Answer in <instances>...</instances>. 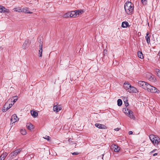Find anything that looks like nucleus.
I'll list each match as a JSON object with an SVG mask.
<instances>
[{
    "mask_svg": "<svg viewBox=\"0 0 160 160\" xmlns=\"http://www.w3.org/2000/svg\"><path fill=\"white\" fill-rule=\"evenodd\" d=\"M134 5L130 2L128 1L124 5V9L126 13L131 14L134 11Z\"/></svg>",
    "mask_w": 160,
    "mask_h": 160,
    "instance_id": "f257e3e1",
    "label": "nucleus"
},
{
    "mask_svg": "<svg viewBox=\"0 0 160 160\" xmlns=\"http://www.w3.org/2000/svg\"><path fill=\"white\" fill-rule=\"evenodd\" d=\"M149 138L154 145H158L160 142V139L157 136L151 134L149 135Z\"/></svg>",
    "mask_w": 160,
    "mask_h": 160,
    "instance_id": "f03ea898",
    "label": "nucleus"
},
{
    "mask_svg": "<svg viewBox=\"0 0 160 160\" xmlns=\"http://www.w3.org/2000/svg\"><path fill=\"white\" fill-rule=\"evenodd\" d=\"M138 85L141 87L145 90H147L148 88V85H149V84L144 81H139L138 82Z\"/></svg>",
    "mask_w": 160,
    "mask_h": 160,
    "instance_id": "7ed1b4c3",
    "label": "nucleus"
},
{
    "mask_svg": "<svg viewBox=\"0 0 160 160\" xmlns=\"http://www.w3.org/2000/svg\"><path fill=\"white\" fill-rule=\"evenodd\" d=\"M21 150L22 149L20 148L18 149L13 152L10 153L9 155V156L10 157L12 158H13L21 152Z\"/></svg>",
    "mask_w": 160,
    "mask_h": 160,
    "instance_id": "20e7f679",
    "label": "nucleus"
},
{
    "mask_svg": "<svg viewBox=\"0 0 160 160\" xmlns=\"http://www.w3.org/2000/svg\"><path fill=\"white\" fill-rule=\"evenodd\" d=\"M148 91L152 93L156 92L158 93L159 91L156 88L151 86L150 85H148V88L147 90Z\"/></svg>",
    "mask_w": 160,
    "mask_h": 160,
    "instance_id": "39448f33",
    "label": "nucleus"
},
{
    "mask_svg": "<svg viewBox=\"0 0 160 160\" xmlns=\"http://www.w3.org/2000/svg\"><path fill=\"white\" fill-rule=\"evenodd\" d=\"M111 148L115 152H118L120 150V148L117 145L112 144L111 146Z\"/></svg>",
    "mask_w": 160,
    "mask_h": 160,
    "instance_id": "423d86ee",
    "label": "nucleus"
},
{
    "mask_svg": "<svg viewBox=\"0 0 160 160\" xmlns=\"http://www.w3.org/2000/svg\"><path fill=\"white\" fill-rule=\"evenodd\" d=\"M19 120V118L17 117L16 114H14L11 117L10 120L11 122L14 123Z\"/></svg>",
    "mask_w": 160,
    "mask_h": 160,
    "instance_id": "0eeeda50",
    "label": "nucleus"
},
{
    "mask_svg": "<svg viewBox=\"0 0 160 160\" xmlns=\"http://www.w3.org/2000/svg\"><path fill=\"white\" fill-rule=\"evenodd\" d=\"M62 109V108L60 105H56L54 106L53 107V110L56 112H58L59 111Z\"/></svg>",
    "mask_w": 160,
    "mask_h": 160,
    "instance_id": "6e6552de",
    "label": "nucleus"
},
{
    "mask_svg": "<svg viewBox=\"0 0 160 160\" xmlns=\"http://www.w3.org/2000/svg\"><path fill=\"white\" fill-rule=\"evenodd\" d=\"M127 91L130 93H136L138 92V91L135 87L131 86V87Z\"/></svg>",
    "mask_w": 160,
    "mask_h": 160,
    "instance_id": "1a4fd4ad",
    "label": "nucleus"
},
{
    "mask_svg": "<svg viewBox=\"0 0 160 160\" xmlns=\"http://www.w3.org/2000/svg\"><path fill=\"white\" fill-rule=\"evenodd\" d=\"M29 45V42L28 40H26L24 42L22 46V48L24 49H26L28 48Z\"/></svg>",
    "mask_w": 160,
    "mask_h": 160,
    "instance_id": "9d476101",
    "label": "nucleus"
},
{
    "mask_svg": "<svg viewBox=\"0 0 160 160\" xmlns=\"http://www.w3.org/2000/svg\"><path fill=\"white\" fill-rule=\"evenodd\" d=\"M147 75L148 76V78L149 81L152 82H154L155 81V78L154 77V76L151 73H148Z\"/></svg>",
    "mask_w": 160,
    "mask_h": 160,
    "instance_id": "9b49d317",
    "label": "nucleus"
},
{
    "mask_svg": "<svg viewBox=\"0 0 160 160\" xmlns=\"http://www.w3.org/2000/svg\"><path fill=\"white\" fill-rule=\"evenodd\" d=\"M127 115L131 119H134L135 117L133 115V112L131 110L128 111V112Z\"/></svg>",
    "mask_w": 160,
    "mask_h": 160,
    "instance_id": "f8f14e48",
    "label": "nucleus"
},
{
    "mask_svg": "<svg viewBox=\"0 0 160 160\" xmlns=\"http://www.w3.org/2000/svg\"><path fill=\"white\" fill-rule=\"evenodd\" d=\"M123 87L127 91L129 90L130 88L131 87V85L130 84L125 82L124 83Z\"/></svg>",
    "mask_w": 160,
    "mask_h": 160,
    "instance_id": "ddd939ff",
    "label": "nucleus"
},
{
    "mask_svg": "<svg viewBox=\"0 0 160 160\" xmlns=\"http://www.w3.org/2000/svg\"><path fill=\"white\" fill-rule=\"evenodd\" d=\"M95 126L100 129H106V127L104 125L100 123H96L95 124Z\"/></svg>",
    "mask_w": 160,
    "mask_h": 160,
    "instance_id": "4468645a",
    "label": "nucleus"
},
{
    "mask_svg": "<svg viewBox=\"0 0 160 160\" xmlns=\"http://www.w3.org/2000/svg\"><path fill=\"white\" fill-rule=\"evenodd\" d=\"M9 109L8 104L6 103L3 106L2 109V111L3 112H6Z\"/></svg>",
    "mask_w": 160,
    "mask_h": 160,
    "instance_id": "2eb2a0df",
    "label": "nucleus"
},
{
    "mask_svg": "<svg viewBox=\"0 0 160 160\" xmlns=\"http://www.w3.org/2000/svg\"><path fill=\"white\" fill-rule=\"evenodd\" d=\"M43 38L41 37H39L38 38V42L39 43V47H41L43 46Z\"/></svg>",
    "mask_w": 160,
    "mask_h": 160,
    "instance_id": "dca6fc26",
    "label": "nucleus"
},
{
    "mask_svg": "<svg viewBox=\"0 0 160 160\" xmlns=\"http://www.w3.org/2000/svg\"><path fill=\"white\" fill-rule=\"evenodd\" d=\"M21 12H23L25 13H31L32 12H30L28 8L27 7L21 8Z\"/></svg>",
    "mask_w": 160,
    "mask_h": 160,
    "instance_id": "f3484780",
    "label": "nucleus"
},
{
    "mask_svg": "<svg viewBox=\"0 0 160 160\" xmlns=\"http://www.w3.org/2000/svg\"><path fill=\"white\" fill-rule=\"evenodd\" d=\"M149 34V33L148 32L146 33V35L145 37L146 39V42L148 44H149L150 43V35L148 36Z\"/></svg>",
    "mask_w": 160,
    "mask_h": 160,
    "instance_id": "a211bd4d",
    "label": "nucleus"
},
{
    "mask_svg": "<svg viewBox=\"0 0 160 160\" xmlns=\"http://www.w3.org/2000/svg\"><path fill=\"white\" fill-rule=\"evenodd\" d=\"M71 17L75 18L77 16V12L76 11H73L70 12Z\"/></svg>",
    "mask_w": 160,
    "mask_h": 160,
    "instance_id": "6ab92c4d",
    "label": "nucleus"
},
{
    "mask_svg": "<svg viewBox=\"0 0 160 160\" xmlns=\"http://www.w3.org/2000/svg\"><path fill=\"white\" fill-rule=\"evenodd\" d=\"M129 26V23L127 22H123L122 23V27L123 28H127Z\"/></svg>",
    "mask_w": 160,
    "mask_h": 160,
    "instance_id": "aec40b11",
    "label": "nucleus"
},
{
    "mask_svg": "<svg viewBox=\"0 0 160 160\" xmlns=\"http://www.w3.org/2000/svg\"><path fill=\"white\" fill-rule=\"evenodd\" d=\"M42 47H39L38 51V56L39 57H42Z\"/></svg>",
    "mask_w": 160,
    "mask_h": 160,
    "instance_id": "412c9836",
    "label": "nucleus"
},
{
    "mask_svg": "<svg viewBox=\"0 0 160 160\" xmlns=\"http://www.w3.org/2000/svg\"><path fill=\"white\" fill-rule=\"evenodd\" d=\"M31 113L33 117H36L38 116V113L35 111L31 110Z\"/></svg>",
    "mask_w": 160,
    "mask_h": 160,
    "instance_id": "4be33fe9",
    "label": "nucleus"
},
{
    "mask_svg": "<svg viewBox=\"0 0 160 160\" xmlns=\"http://www.w3.org/2000/svg\"><path fill=\"white\" fill-rule=\"evenodd\" d=\"M138 55L139 58L141 59H143L144 58L142 52L138 51Z\"/></svg>",
    "mask_w": 160,
    "mask_h": 160,
    "instance_id": "5701e85b",
    "label": "nucleus"
},
{
    "mask_svg": "<svg viewBox=\"0 0 160 160\" xmlns=\"http://www.w3.org/2000/svg\"><path fill=\"white\" fill-rule=\"evenodd\" d=\"M27 128L29 130H31L33 129V125L31 123H28L27 125Z\"/></svg>",
    "mask_w": 160,
    "mask_h": 160,
    "instance_id": "b1692460",
    "label": "nucleus"
},
{
    "mask_svg": "<svg viewBox=\"0 0 160 160\" xmlns=\"http://www.w3.org/2000/svg\"><path fill=\"white\" fill-rule=\"evenodd\" d=\"M71 16L70 12H68L63 15V17L65 18L71 17Z\"/></svg>",
    "mask_w": 160,
    "mask_h": 160,
    "instance_id": "393cba45",
    "label": "nucleus"
},
{
    "mask_svg": "<svg viewBox=\"0 0 160 160\" xmlns=\"http://www.w3.org/2000/svg\"><path fill=\"white\" fill-rule=\"evenodd\" d=\"M129 110L127 108H123L122 109L123 112L127 115L128 114V111Z\"/></svg>",
    "mask_w": 160,
    "mask_h": 160,
    "instance_id": "a878e982",
    "label": "nucleus"
},
{
    "mask_svg": "<svg viewBox=\"0 0 160 160\" xmlns=\"http://www.w3.org/2000/svg\"><path fill=\"white\" fill-rule=\"evenodd\" d=\"M12 98H14L13 99V101L12 102H13L12 104H14L17 101V100L18 99L17 96H16L12 97Z\"/></svg>",
    "mask_w": 160,
    "mask_h": 160,
    "instance_id": "bb28decb",
    "label": "nucleus"
},
{
    "mask_svg": "<svg viewBox=\"0 0 160 160\" xmlns=\"http://www.w3.org/2000/svg\"><path fill=\"white\" fill-rule=\"evenodd\" d=\"M21 134L25 135H26L27 133V132L26 130L24 129H21Z\"/></svg>",
    "mask_w": 160,
    "mask_h": 160,
    "instance_id": "cd10ccee",
    "label": "nucleus"
},
{
    "mask_svg": "<svg viewBox=\"0 0 160 160\" xmlns=\"http://www.w3.org/2000/svg\"><path fill=\"white\" fill-rule=\"evenodd\" d=\"M118 105L120 106L122 105V101L121 99H118L117 101Z\"/></svg>",
    "mask_w": 160,
    "mask_h": 160,
    "instance_id": "c85d7f7f",
    "label": "nucleus"
},
{
    "mask_svg": "<svg viewBox=\"0 0 160 160\" xmlns=\"http://www.w3.org/2000/svg\"><path fill=\"white\" fill-rule=\"evenodd\" d=\"M21 8H15L13 9L14 11L18 12H21Z\"/></svg>",
    "mask_w": 160,
    "mask_h": 160,
    "instance_id": "c756f323",
    "label": "nucleus"
},
{
    "mask_svg": "<svg viewBox=\"0 0 160 160\" xmlns=\"http://www.w3.org/2000/svg\"><path fill=\"white\" fill-rule=\"evenodd\" d=\"M8 155V154L7 152H4L1 155V157H3L4 158H5Z\"/></svg>",
    "mask_w": 160,
    "mask_h": 160,
    "instance_id": "7c9ffc66",
    "label": "nucleus"
},
{
    "mask_svg": "<svg viewBox=\"0 0 160 160\" xmlns=\"http://www.w3.org/2000/svg\"><path fill=\"white\" fill-rule=\"evenodd\" d=\"M2 12H8V10L6 8H4L3 7H2Z\"/></svg>",
    "mask_w": 160,
    "mask_h": 160,
    "instance_id": "2f4dec72",
    "label": "nucleus"
},
{
    "mask_svg": "<svg viewBox=\"0 0 160 160\" xmlns=\"http://www.w3.org/2000/svg\"><path fill=\"white\" fill-rule=\"evenodd\" d=\"M143 4L146 5L147 3V0H141Z\"/></svg>",
    "mask_w": 160,
    "mask_h": 160,
    "instance_id": "473e14b6",
    "label": "nucleus"
},
{
    "mask_svg": "<svg viewBox=\"0 0 160 160\" xmlns=\"http://www.w3.org/2000/svg\"><path fill=\"white\" fill-rule=\"evenodd\" d=\"M157 72L158 76L160 78V70L158 69Z\"/></svg>",
    "mask_w": 160,
    "mask_h": 160,
    "instance_id": "72a5a7b5",
    "label": "nucleus"
},
{
    "mask_svg": "<svg viewBox=\"0 0 160 160\" xmlns=\"http://www.w3.org/2000/svg\"><path fill=\"white\" fill-rule=\"evenodd\" d=\"M79 12V13H80V14H81L83 12V11L82 10H78L77 11H76V12H77V14H78L79 13L78 12Z\"/></svg>",
    "mask_w": 160,
    "mask_h": 160,
    "instance_id": "f704fd0d",
    "label": "nucleus"
},
{
    "mask_svg": "<svg viewBox=\"0 0 160 160\" xmlns=\"http://www.w3.org/2000/svg\"><path fill=\"white\" fill-rule=\"evenodd\" d=\"M44 138L45 139H47L48 141H50V140L49 139L50 138L49 136L46 135V136H45V137H44Z\"/></svg>",
    "mask_w": 160,
    "mask_h": 160,
    "instance_id": "c9c22d12",
    "label": "nucleus"
},
{
    "mask_svg": "<svg viewBox=\"0 0 160 160\" xmlns=\"http://www.w3.org/2000/svg\"><path fill=\"white\" fill-rule=\"evenodd\" d=\"M124 104H125V106L126 107L128 106V100H127L126 101H124Z\"/></svg>",
    "mask_w": 160,
    "mask_h": 160,
    "instance_id": "e433bc0d",
    "label": "nucleus"
},
{
    "mask_svg": "<svg viewBox=\"0 0 160 160\" xmlns=\"http://www.w3.org/2000/svg\"><path fill=\"white\" fill-rule=\"evenodd\" d=\"M72 153V155H78L79 154V153L77 152H75L73 153Z\"/></svg>",
    "mask_w": 160,
    "mask_h": 160,
    "instance_id": "4c0bfd02",
    "label": "nucleus"
},
{
    "mask_svg": "<svg viewBox=\"0 0 160 160\" xmlns=\"http://www.w3.org/2000/svg\"><path fill=\"white\" fill-rule=\"evenodd\" d=\"M3 6H0V12H2V7Z\"/></svg>",
    "mask_w": 160,
    "mask_h": 160,
    "instance_id": "58836bf2",
    "label": "nucleus"
},
{
    "mask_svg": "<svg viewBox=\"0 0 160 160\" xmlns=\"http://www.w3.org/2000/svg\"><path fill=\"white\" fill-rule=\"evenodd\" d=\"M9 108H11L13 104H12V103H11V104H9Z\"/></svg>",
    "mask_w": 160,
    "mask_h": 160,
    "instance_id": "ea45409f",
    "label": "nucleus"
},
{
    "mask_svg": "<svg viewBox=\"0 0 160 160\" xmlns=\"http://www.w3.org/2000/svg\"><path fill=\"white\" fill-rule=\"evenodd\" d=\"M4 158L3 157H1V155L0 156V160H4Z\"/></svg>",
    "mask_w": 160,
    "mask_h": 160,
    "instance_id": "a19ab883",
    "label": "nucleus"
},
{
    "mask_svg": "<svg viewBox=\"0 0 160 160\" xmlns=\"http://www.w3.org/2000/svg\"><path fill=\"white\" fill-rule=\"evenodd\" d=\"M133 132L132 131H130L128 132V134L129 135H131L132 134Z\"/></svg>",
    "mask_w": 160,
    "mask_h": 160,
    "instance_id": "79ce46f5",
    "label": "nucleus"
},
{
    "mask_svg": "<svg viewBox=\"0 0 160 160\" xmlns=\"http://www.w3.org/2000/svg\"><path fill=\"white\" fill-rule=\"evenodd\" d=\"M119 129H120V128H115L114 129V130L115 131H118L119 130Z\"/></svg>",
    "mask_w": 160,
    "mask_h": 160,
    "instance_id": "37998d69",
    "label": "nucleus"
},
{
    "mask_svg": "<svg viewBox=\"0 0 160 160\" xmlns=\"http://www.w3.org/2000/svg\"><path fill=\"white\" fill-rule=\"evenodd\" d=\"M156 150V149H154V150H153V151H152V152H151V153H152V152H155V151Z\"/></svg>",
    "mask_w": 160,
    "mask_h": 160,
    "instance_id": "c03bdc74",
    "label": "nucleus"
},
{
    "mask_svg": "<svg viewBox=\"0 0 160 160\" xmlns=\"http://www.w3.org/2000/svg\"><path fill=\"white\" fill-rule=\"evenodd\" d=\"M157 155V153H155L153 154V156H155Z\"/></svg>",
    "mask_w": 160,
    "mask_h": 160,
    "instance_id": "a18cd8bd",
    "label": "nucleus"
},
{
    "mask_svg": "<svg viewBox=\"0 0 160 160\" xmlns=\"http://www.w3.org/2000/svg\"><path fill=\"white\" fill-rule=\"evenodd\" d=\"M71 141V138H69L68 139V141L70 142Z\"/></svg>",
    "mask_w": 160,
    "mask_h": 160,
    "instance_id": "49530a36",
    "label": "nucleus"
},
{
    "mask_svg": "<svg viewBox=\"0 0 160 160\" xmlns=\"http://www.w3.org/2000/svg\"><path fill=\"white\" fill-rule=\"evenodd\" d=\"M158 55L159 56H160V51L159 52Z\"/></svg>",
    "mask_w": 160,
    "mask_h": 160,
    "instance_id": "de8ad7c7",
    "label": "nucleus"
},
{
    "mask_svg": "<svg viewBox=\"0 0 160 160\" xmlns=\"http://www.w3.org/2000/svg\"><path fill=\"white\" fill-rule=\"evenodd\" d=\"M78 13H79V14H77V15H79L80 14V13H79V12Z\"/></svg>",
    "mask_w": 160,
    "mask_h": 160,
    "instance_id": "09e8293b",
    "label": "nucleus"
},
{
    "mask_svg": "<svg viewBox=\"0 0 160 160\" xmlns=\"http://www.w3.org/2000/svg\"><path fill=\"white\" fill-rule=\"evenodd\" d=\"M11 100H12V98H11Z\"/></svg>",
    "mask_w": 160,
    "mask_h": 160,
    "instance_id": "8fccbe9b",
    "label": "nucleus"
},
{
    "mask_svg": "<svg viewBox=\"0 0 160 160\" xmlns=\"http://www.w3.org/2000/svg\"><path fill=\"white\" fill-rule=\"evenodd\" d=\"M15 160H17V159H15Z\"/></svg>",
    "mask_w": 160,
    "mask_h": 160,
    "instance_id": "3c124183",
    "label": "nucleus"
}]
</instances>
